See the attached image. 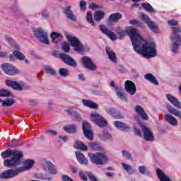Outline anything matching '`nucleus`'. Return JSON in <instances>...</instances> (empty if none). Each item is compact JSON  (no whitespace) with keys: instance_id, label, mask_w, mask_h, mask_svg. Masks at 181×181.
I'll return each mask as SVG.
<instances>
[{"instance_id":"obj_1","label":"nucleus","mask_w":181,"mask_h":181,"mask_svg":"<svg viewBox=\"0 0 181 181\" xmlns=\"http://www.w3.org/2000/svg\"><path fill=\"white\" fill-rule=\"evenodd\" d=\"M127 35L130 37L133 49L139 54H141L146 59H151L156 56V45L155 42H148L142 37L138 30L133 27L126 29Z\"/></svg>"},{"instance_id":"obj_2","label":"nucleus","mask_w":181,"mask_h":181,"mask_svg":"<svg viewBox=\"0 0 181 181\" xmlns=\"http://www.w3.org/2000/svg\"><path fill=\"white\" fill-rule=\"evenodd\" d=\"M168 24L170 26H173L171 28L173 33L171 34L170 39L173 42L172 52L176 53L177 49H179V46H181V28L180 27H175L179 25V22L174 19L169 20Z\"/></svg>"},{"instance_id":"obj_3","label":"nucleus","mask_w":181,"mask_h":181,"mask_svg":"<svg viewBox=\"0 0 181 181\" xmlns=\"http://www.w3.org/2000/svg\"><path fill=\"white\" fill-rule=\"evenodd\" d=\"M11 156V159L4 161V165L6 168H16L21 165V158L23 156V153L17 150H12Z\"/></svg>"},{"instance_id":"obj_4","label":"nucleus","mask_w":181,"mask_h":181,"mask_svg":"<svg viewBox=\"0 0 181 181\" xmlns=\"http://www.w3.org/2000/svg\"><path fill=\"white\" fill-rule=\"evenodd\" d=\"M66 39L75 52L80 53L81 54L86 52V46L83 45L81 41H80L77 37L66 35Z\"/></svg>"},{"instance_id":"obj_5","label":"nucleus","mask_w":181,"mask_h":181,"mask_svg":"<svg viewBox=\"0 0 181 181\" xmlns=\"http://www.w3.org/2000/svg\"><path fill=\"white\" fill-rule=\"evenodd\" d=\"M134 118L136 119L139 125H140L141 128L144 141L146 142H153V141H155V136L153 135L152 130L149 127H146V126L142 124L138 116H135Z\"/></svg>"},{"instance_id":"obj_6","label":"nucleus","mask_w":181,"mask_h":181,"mask_svg":"<svg viewBox=\"0 0 181 181\" xmlns=\"http://www.w3.org/2000/svg\"><path fill=\"white\" fill-rule=\"evenodd\" d=\"M88 156L94 165H105L108 162V157L101 153H89Z\"/></svg>"},{"instance_id":"obj_7","label":"nucleus","mask_w":181,"mask_h":181,"mask_svg":"<svg viewBox=\"0 0 181 181\" xmlns=\"http://www.w3.org/2000/svg\"><path fill=\"white\" fill-rule=\"evenodd\" d=\"M90 117L93 122L96 124V125H98L100 128H105V127H108V122H107V119H105L101 115L97 113L92 114Z\"/></svg>"},{"instance_id":"obj_8","label":"nucleus","mask_w":181,"mask_h":181,"mask_svg":"<svg viewBox=\"0 0 181 181\" xmlns=\"http://www.w3.org/2000/svg\"><path fill=\"white\" fill-rule=\"evenodd\" d=\"M34 35L37 39L45 45H49V38L47 37V33L43 31V30L38 28L34 31Z\"/></svg>"},{"instance_id":"obj_9","label":"nucleus","mask_w":181,"mask_h":181,"mask_svg":"<svg viewBox=\"0 0 181 181\" xmlns=\"http://www.w3.org/2000/svg\"><path fill=\"white\" fill-rule=\"evenodd\" d=\"M1 67L4 73L8 76H15V74H18V73H19V71L9 63H4L1 65Z\"/></svg>"},{"instance_id":"obj_10","label":"nucleus","mask_w":181,"mask_h":181,"mask_svg":"<svg viewBox=\"0 0 181 181\" xmlns=\"http://www.w3.org/2000/svg\"><path fill=\"white\" fill-rule=\"evenodd\" d=\"M21 173L18 168L14 170L10 169L0 173V179H12Z\"/></svg>"},{"instance_id":"obj_11","label":"nucleus","mask_w":181,"mask_h":181,"mask_svg":"<svg viewBox=\"0 0 181 181\" xmlns=\"http://www.w3.org/2000/svg\"><path fill=\"white\" fill-rule=\"evenodd\" d=\"M81 60L85 69H88V70H90L91 71L97 70V66L94 62H93V59H91V58L88 57H83Z\"/></svg>"},{"instance_id":"obj_12","label":"nucleus","mask_w":181,"mask_h":181,"mask_svg":"<svg viewBox=\"0 0 181 181\" xmlns=\"http://www.w3.org/2000/svg\"><path fill=\"white\" fill-rule=\"evenodd\" d=\"M59 57L68 66H71V67H77V62L73 59L68 54L61 53L59 54Z\"/></svg>"},{"instance_id":"obj_13","label":"nucleus","mask_w":181,"mask_h":181,"mask_svg":"<svg viewBox=\"0 0 181 181\" xmlns=\"http://www.w3.org/2000/svg\"><path fill=\"white\" fill-rule=\"evenodd\" d=\"M82 129L86 138L89 139V141H93L94 134H93V132L91 131V126L88 122H84L82 124Z\"/></svg>"},{"instance_id":"obj_14","label":"nucleus","mask_w":181,"mask_h":181,"mask_svg":"<svg viewBox=\"0 0 181 181\" xmlns=\"http://www.w3.org/2000/svg\"><path fill=\"white\" fill-rule=\"evenodd\" d=\"M124 88L130 95H134L136 93V86L132 81L127 80L124 83Z\"/></svg>"},{"instance_id":"obj_15","label":"nucleus","mask_w":181,"mask_h":181,"mask_svg":"<svg viewBox=\"0 0 181 181\" xmlns=\"http://www.w3.org/2000/svg\"><path fill=\"white\" fill-rule=\"evenodd\" d=\"M100 30H101L102 33H103V35L107 36V37H109L111 40H117V35H115L114 32L108 30L105 25H100Z\"/></svg>"},{"instance_id":"obj_16","label":"nucleus","mask_w":181,"mask_h":181,"mask_svg":"<svg viewBox=\"0 0 181 181\" xmlns=\"http://www.w3.org/2000/svg\"><path fill=\"white\" fill-rule=\"evenodd\" d=\"M34 165H35V160L28 159L24 161L23 167H20V168H18L17 169H18V172H20V173H22V172H26V170H29V169H32Z\"/></svg>"},{"instance_id":"obj_17","label":"nucleus","mask_w":181,"mask_h":181,"mask_svg":"<svg viewBox=\"0 0 181 181\" xmlns=\"http://www.w3.org/2000/svg\"><path fill=\"white\" fill-rule=\"evenodd\" d=\"M134 110L138 114L139 117H141L144 121H149V117H148V114H146V112H145L144 107H142L141 105H136Z\"/></svg>"},{"instance_id":"obj_18","label":"nucleus","mask_w":181,"mask_h":181,"mask_svg":"<svg viewBox=\"0 0 181 181\" xmlns=\"http://www.w3.org/2000/svg\"><path fill=\"white\" fill-rule=\"evenodd\" d=\"M167 100L176 108L180 110L181 108V102L179 101V99L176 98L175 96L171 94L166 95Z\"/></svg>"},{"instance_id":"obj_19","label":"nucleus","mask_w":181,"mask_h":181,"mask_svg":"<svg viewBox=\"0 0 181 181\" xmlns=\"http://www.w3.org/2000/svg\"><path fill=\"white\" fill-rule=\"evenodd\" d=\"M121 19H122V14H121V13H112L109 16L107 19V25H111L112 22L117 23Z\"/></svg>"},{"instance_id":"obj_20","label":"nucleus","mask_w":181,"mask_h":181,"mask_svg":"<svg viewBox=\"0 0 181 181\" xmlns=\"http://www.w3.org/2000/svg\"><path fill=\"white\" fill-rule=\"evenodd\" d=\"M76 156L78 162L83 165V166H87L88 165V160L86 158L84 154L81 151L76 152Z\"/></svg>"},{"instance_id":"obj_21","label":"nucleus","mask_w":181,"mask_h":181,"mask_svg":"<svg viewBox=\"0 0 181 181\" xmlns=\"http://www.w3.org/2000/svg\"><path fill=\"white\" fill-rule=\"evenodd\" d=\"M6 86H8V87H11V88H13V90H17L18 91H21V90H23L22 86H21L19 83L15 81L7 80L6 81Z\"/></svg>"},{"instance_id":"obj_22","label":"nucleus","mask_w":181,"mask_h":181,"mask_svg":"<svg viewBox=\"0 0 181 181\" xmlns=\"http://www.w3.org/2000/svg\"><path fill=\"white\" fill-rule=\"evenodd\" d=\"M116 95L122 100V101H124V103H127L128 101V98H127V94L125 92H124V90L119 87L117 86L116 88Z\"/></svg>"},{"instance_id":"obj_23","label":"nucleus","mask_w":181,"mask_h":181,"mask_svg":"<svg viewBox=\"0 0 181 181\" xmlns=\"http://www.w3.org/2000/svg\"><path fill=\"white\" fill-rule=\"evenodd\" d=\"M64 13L66 15L68 19L74 21H76V16L73 13V11H71V6H68L64 8Z\"/></svg>"},{"instance_id":"obj_24","label":"nucleus","mask_w":181,"mask_h":181,"mask_svg":"<svg viewBox=\"0 0 181 181\" xmlns=\"http://www.w3.org/2000/svg\"><path fill=\"white\" fill-rule=\"evenodd\" d=\"M45 168L48 169L49 173L51 175H57V170L56 169V165L52 163L50 161L45 162L44 165Z\"/></svg>"},{"instance_id":"obj_25","label":"nucleus","mask_w":181,"mask_h":181,"mask_svg":"<svg viewBox=\"0 0 181 181\" xmlns=\"http://www.w3.org/2000/svg\"><path fill=\"white\" fill-rule=\"evenodd\" d=\"M82 104L85 107H88V108H90L92 110H97V108H98V105L90 100L83 99Z\"/></svg>"},{"instance_id":"obj_26","label":"nucleus","mask_w":181,"mask_h":181,"mask_svg":"<svg viewBox=\"0 0 181 181\" xmlns=\"http://www.w3.org/2000/svg\"><path fill=\"white\" fill-rule=\"evenodd\" d=\"M164 118L166 122L170 124L173 127H176L177 125V119H176L173 115L167 114L164 115Z\"/></svg>"},{"instance_id":"obj_27","label":"nucleus","mask_w":181,"mask_h":181,"mask_svg":"<svg viewBox=\"0 0 181 181\" xmlns=\"http://www.w3.org/2000/svg\"><path fill=\"white\" fill-rule=\"evenodd\" d=\"M144 78L147 80V81H150L154 86H159V82L156 80V77H155L152 74L148 73L144 76Z\"/></svg>"},{"instance_id":"obj_28","label":"nucleus","mask_w":181,"mask_h":181,"mask_svg":"<svg viewBox=\"0 0 181 181\" xmlns=\"http://www.w3.org/2000/svg\"><path fill=\"white\" fill-rule=\"evenodd\" d=\"M106 53L111 62H113V63H117V54L114 52V51L111 50L110 47H106Z\"/></svg>"},{"instance_id":"obj_29","label":"nucleus","mask_w":181,"mask_h":181,"mask_svg":"<svg viewBox=\"0 0 181 181\" xmlns=\"http://www.w3.org/2000/svg\"><path fill=\"white\" fill-rule=\"evenodd\" d=\"M156 173L158 179H160V181H172V179L170 177L166 176L165 173L162 171V170L157 168Z\"/></svg>"},{"instance_id":"obj_30","label":"nucleus","mask_w":181,"mask_h":181,"mask_svg":"<svg viewBox=\"0 0 181 181\" xmlns=\"http://www.w3.org/2000/svg\"><path fill=\"white\" fill-rule=\"evenodd\" d=\"M105 16V13L103 11H97L93 15L94 20L95 22H101L104 17Z\"/></svg>"},{"instance_id":"obj_31","label":"nucleus","mask_w":181,"mask_h":181,"mask_svg":"<svg viewBox=\"0 0 181 181\" xmlns=\"http://www.w3.org/2000/svg\"><path fill=\"white\" fill-rule=\"evenodd\" d=\"M167 110L170 114H172L173 115H175V117H177L178 118L181 119V112L179 110L173 107L170 105L167 107Z\"/></svg>"},{"instance_id":"obj_32","label":"nucleus","mask_w":181,"mask_h":181,"mask_svg":"<svg viewBox=\"0 0 181 181\" xmlns=\"http://www.w3.org/2000/svg\"><path fill=\"white\" fill-rule=\"evenodd\" d=\"M64 129L67 134H76L77 126L76 124H68L64 127Z\"/></svg>"},{"instance_id":"obj_33","label":"nucleus","mask_w":181,"mask_h":181,"mask_svg":"<svg viewBox=\"0 0 181 181\" xmlns=\"http://www.w3.org/2000/svg\"><path fill=\"white\" fill-rule=\"evenodd\" d=\"M74 147L75 149H79L80 151H88V148H87V146L84 144L83 142L76 141L74 144Z\"/></svg>"},{"instance_id":"obj_34","label":"nucleus","mask_w":181,"mask_h":181,"mask_svg":"<svg viewBox=\"0 0 181 181\" xmlns=\"http://www.w3.org/2000/svg\"><path fill=\"white\" fill-rule=\"evenodd\" d=\"M114 125L116 128H118V129H121L122 131H124V129H129V127L121 121L115 122Z\"/></svg>"},{"instance_id":"obj_35","label":"nucleus","mask_w":181,"mask_h":181,"mask_svg":"<svg viewBox=\"0 0 181 181\" xmlns=\"http://www.w3.org/2000/svg\"><path fill=\"white\" fill-rule=\"evenodd\" d=\"M65 111L69 114V115H73L75 121H81V116L73 109H67Z\"/></svg>"},{"instance_id":"obj_36","label":"nucleus","mask_w":181,"mask_h":181,"mask_svg":"<svg viewBox=\"0 0 181 181\" xmlns=\"http://www.w3.org/2000/svg\"><path fill=\"white\" fill-rule=\"evenodd\" d=\"M63 37L59 33L53 32L51 33V38L52 39L53 43H59L60 42V39Z\"/></svg>"},{"instance_id":"obj_37","label":"nucleus","mask_w":181,"mask_h":181,"mask_svg":"<svg viewBox=\"0 0 181 181\" xmlns=\"http://www.w3.org/2000/svg\"><path fill=\"white\" fill-rule=\"evenodd\" d=\"M123 169L129 173V175H134L135 173V170L132 168V166L125 164L124 163H122Z\"/></svg>"},{"instance_id":"obj_38","label":"nucleus","mask_w":181,"mask_h":181,"mask_svg":"<svg viewBox=\"0 0 181 181\" xmlns=\"http://www.w3.org/2000/svg\"><path fill=\"white\" fill-rule=\"evenodd\" d=\"M141 6L145 11H147V12H150L151 13H155L156 12L155 9H153V7L149 3H143L141 4Z\"/></svg>"},{"instance_id":"obj_39","label":"nucleus","mask_w":181,"mask_h":181,"mask_svg":"<svg viewBox=\"0 0 181 181\" xmlns=\"http://www.w3.org/2000/svg\"><path fill=\"white\" fill-rule=\"evenodd\" d=\"M115 33L117 35V39H122L127 35V30H121V28L117 27L115 30Z\"/></svg>"},{"instance_id":"obj_40","label":"nucleus","mask_w":181,"mask_h":181,"mask_svg":"<svg viewBox=\"0 0 181 181\" xmlns=\"http://www.w3.org/2000/svg\"><path fill=\"white\" fill-rule=\"evenodd\" d=\"M15 104V100L7 98L2 103V107H12Z\"/></svg>"},{"instance_id":"obj_41","label":"nucleus","mask_w":181,"mask_h":181,"mask_svg":"<svg viewBox=\"0 0 181 181\" xmlns=\"http://www.w3.org/2000/svg\"><path fill=\"white\" fill-rule=\"evenodd\" d=\"M59 73L62 77H67L68 76H70V71L66 68L59 69Z\"/></svg>"},{"instance_id":"obj_42","label":"nucleus","mask_w":181,"mask_h":181,"mask_svg":"<svg viewBox=\"0 0 181 181\" xmlns=\"http://www.w3.org/2000/svg\"><path fill=\"white\" fill-rule=\"evenodd\" d=\"M61 47L64 52V53H69L70 52V45H69V42H64L61 45Z\"/></svg>"},{"instance_id":"obj_43","label":"nucleus","mask_w":181,"mask_h":181,"mask_svg":"<svg viewBox=\"0 0 181 181\" xmlns=\"http://www.w3.org/2000/svg\"><path fill=\"white\" fill-rule=\"evenodd\" d=\"M86 21L88 23L91 24L92 26H95V23L93 20V14L91 12H88L86 14Z\"/></svg>"},{"instance_id":"obj_44","label":"nucleus","mask_w":181,"mask_h":181,"mask_svg":"<svg viewBox=\"0 0 181 181\" xmlns=\"http://www.w3.org/2000/svg\"><path fill=\"white\" fill-rule=\"evenodd\" d=\"M1 156L3 159H6V158H11L12 156V150L7 149L1 153Z\"/></svg>"},{"instance_id":"obj_45","label":"nucleus","mask_w":181,"mask_h":181,"mask_svg":"<svg viewBox=\"0 0 181 181\" xmlns=\"http://www.w3.org/2000/svg\"><path fill=\"white\" fill-rule=\"evenodd\" d=\"M14 54H16V59H18V60L23 61L25 60V59H26L25 54L19 51H14Z\"/></svg>"},{"instance_id":"obj_46","label":"nucleus","mask_w":181,"mask_h":181,"mask_svg":"<svg viewBox=\"0 0 181 181\" xmlns=\"http://www.w3.org/2000/svg\"><path fill=\"white\" fill-rule=\"evenodd\" d=\"M108 114H110V115H112L113 117H115V118H117L118 119H121V118H122V115H115V109L112 108V109H108L107 110Z\"/></svg>"},{"instance_id":"obj_47","label":"nucleus","mask_w":181,"mask_h":181,"mask_svg":"<svg viewBox=\"0 0 181 181\" xmlns=\"http://www.w3.org/2000/svg\"><path fill=\"white\" fill-rule=\"evenodd\" d=\"M139 172H140L141 175H149V171L146 169V167H145V165L139 166Z\"/></svg>"},{"instance_id":"obj_48","label":"nucleus","mask_w":181,"mask_h":181,"mask_svg":"<svg viewBox=\"0 0 181 181\" xmlns=\"http://www.w3.org/2000/svg\"><path fill=\"white\" fill-rule=\"evenodd\" d=\"M88 146L90 149H93L94 151H98V149H100V145L95 142H90Z\"/></svg>"},{"instance_id":"obj_49","label":"nucleus","mask_w":181,"mask_h":181,"mask_svg":"<svg viewBox=\"0 0 181 181\" xmlns=\"http://www.w3.org/2000/svg\"><path fill=\"white\" fill-rule=\"evenodd\" d=\"M148 28L151 30H158V25H156V24H155V23L153 21H149L147 23Z\"/></svg>"},{"instance_id":"obj_50","label":"nucleus","mask_w":181,"mask_h":181,"mask_svg":"<svg viewBox=\"0 0 181 181\" xmlns=\"http://www.w3.org/2000/svg\"><path fill=\"white\" fill-rule=\"evenodd\" d=\"M11 95V92L6 89L0 90V97H9Z\"/></svg>"},{"instance_id":"obj_51","label":"nucleus","mask_w":181,"mask_h":181,"mask_svg":"<svg viewBox=\"0 0 181 181\" xmlns=\"http://www.w3.org/2000/svg\"><path fill=\"white\" fill-rule=\"evenodd\" d=\"M122 153L123 156L127 159V160H132V155L129 153V152L127 151H122Z\"/></svg>"},{"instance_id":"obj_52","label":"nucleus","mask_w":181,"mask_h":181,"mask_svg":"<svg viewBox=\"0 0 181 181\" xmlns=\"http://www.w3.org/2000/svg\"><path fill=\"white\" fill-rule=\"evenodd\" d=\"M10 146L16 148V146H21V142L18 139L12 140L10 143Z\"/></svg>"},{"instance_id":"obj_53","label":"nucleus","mask_w":181,"mask_h":181,"mask_svg":"<svg viewBox=\"0 0 181 181\" xmlns=\"http://www.w3.org/2000/svg\"><path fill=\"white\" fill-rule=\"evenodd\" d=\"M45 69L46 73H47L48 74H51L52 76H54V74H56V71L52 67L45 66Z\"/></svg>"},{"instance_id":"obj_54","label":"nucleus","mask_w":181,"mask_h":181,"mask_svg":"<svg viewBox=\"0 0 181 181\" xmlns=\"http://www.w3.org/2000/svg\"><path fill=\"white\" fill-rule=\"evenodd\" d=\"M103 136L105 139H112V135H111V134L105 132V130L103 131Z\"/></svg>"},{"instance_id":"obj_55","label":"nucleus","mask_w":181,"mask_h":181,"mask_svg":"<svg viewBox=\"0 0 181 181\" xmlns=\"http://www.w3.org/2000/svg\"><path fill=\"white\" fill-rule=\"evenodd\" d=\"M141 20L144 21L146 24L151 21V19L149 18V16H148V15L145 13H143L141 15Z\"/></svg>"},{"instance_id":"obj_56","label":"nucleus","mask_w":181,"mask_h":181,"mask_svg":"<svg viewBox=\"0 0 181 181\" xmlns=\"http://www.w3.org/2000/svg\"><path fill=\"white\" fill-rule=\"evenodd\" d=\"M79 177H81V180L87 181V176H86V173L83 172L79 171L78 172Z\"/></svg>"},{"instance_id":"obj_57","label":"nucleus","mask_w":181,"mask_h":181,"mask_svg":"<svg viewBox=\"0 0 181 181\" xmlns=\"http://www.w3.org/2000/svg\"><path fill=\"white\" fill-rule=\"evenodd\" d=\"M86 5V1L84 0H81L80 1L81 11H86V9H87V7Z\"/></svg>"},{"instance_id":"obj_58","label":"nucleus","mask_w":181,"mask_h":181,"mask_svg":"<svg viewBox=\"0 0 181 181\" xmlns=\"http://www.w3.org/2000/svg\"><path fill=\"white\" fill-rule=\"evenodd\" d=\"M62 181H74L71 177H69L67 175H64L62 176Z\"/></svg>"},{"instance_id":"obj_59","label":"nucleus","mask_w":181,"mask_h":181,"mask_svg":"<svg viewBox=\"0 0 181 181\" xmlns=\"http://www.w3.org/2000/svg\"><path fill=\"white\" fill-rule=\"evenodd\" d=\"M10 62H15L16 60V54H15V51L13 52V54L9 55Z\"/></svg>"},{"instance_id":"obj_60","label":"nucleus","mask_w":181,"mask_h":181,"mask_svg":"<svg viewBox=\"0 0 181 181\" xmlns=\"http://www.w3.org/2000/svg\"><path fill=\"white\" fill-rule=\"evenodd\" d=\"M134 134L138 136H142V132L138 128L134 129Z\"/></svg>"},{"instance_id":"obj_61","label":"nucleus","mask_w":181,"mask_h":181,"mask_svg":"<svg viewBox=\"0 0 181 181\" xmlns=\"http://www.w3.org/2000/svg\"><path fill=\"white\" fill-rule=\"evenodd\" d=\"M89 8L90 9H98L99 6L98 5L94 4V3H91L90 5H89Z\"/></svg>"},{"instance_id":"obj_62","label":"nucleus","mask_w":181,"mask_h":181,"mask_svg":"<svg viewBox=\"0 0 181 181\" xmlns=\"http://www.w3.org/2000/svg\"><path fill=\"white\" fill-rule=\"evenodd\" d=\"M118 70L119 73H126L127 71V69L122 66H119Z\"/></svg>"},{"instance_id":"obj_63","label":"nucleus","mask_w":181,"mask_h":181,"mask_svg":"<svg viewBox=\"0 0 181 181\" xmlns=\"http://www.w3.org/2000/svg\"><path fill=\"white\" fill-rule=\"evenodd\" d=\"M130 25H139V21L138 20H131L129 21Z\"/></svg>"},{"instance_id":"obj_64","label":"nucleus","mask_w":181,"mask_h":181,"mask_svg":"<svg viewBox=\"0 0 181 181\" xmlns=\"http://www.w3.org/2000/svg\"><path fill=\"white\" fill-rule=\"evenodd\" d=\"M47 134H49V135H57V132L54 130H47Z\"/></svg>"}]
</instances>
